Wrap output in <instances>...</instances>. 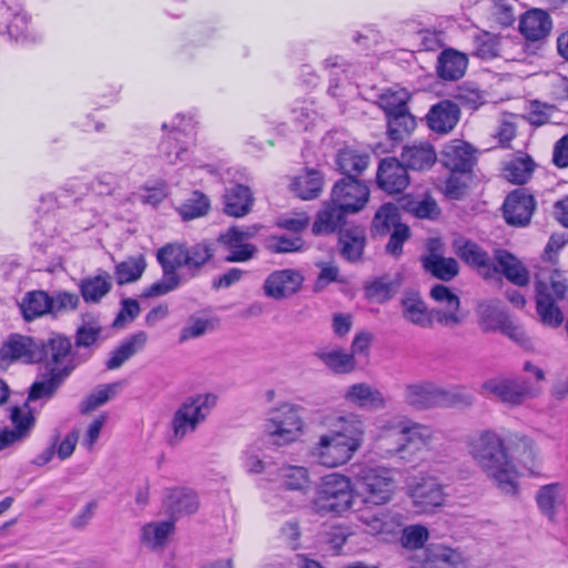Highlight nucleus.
<instances>
[{"instance_id":"f257e3e1","label":"nucleus","mask_w":568,"mask_h":568,"mask_svg":"<svg viewBox=\"0 0 568 568\" xmlns=\"http://www.w3.org/2000/svg\"><path fill=\"white\" fill-rule=\"evenodd\" d=\"M214 252L213 245L205 241L193 245L181 242L163 245L156 252V261L162 268V278L146 287L142 297L166 295L197 277L203 267L213 258Z\"/></svg>"},{"instance_id":"f03ea898","label":"nucleus","mask_w":568,"mask_h":568,"mask_svg":"<svg viewBox=\"0 0 568 568\" xmlns=\"http://www.w3.org/2000/svg\"><path fill=\"white\" fill-rule=\"evenodd\" d=\"M509 434L511 432L504 428L481 429L468 438L466 448L478 468L503 494L517 496L518 470L509 455Z\"/></svg>"},{"instance_id":"7ed1b4c3","label":"nucleus","mask_w":568,"mask_h":568,"mask_svg":"<svg viewBox=\"0 0 568 568\" xmlns=\"http://www.w3.org/2000/svg\"><path fill=\"white\" fill-rule=\"evenodd\" d=\"M217 397L214 394H197L187 397L174 412L168 437L171 446L179 445L189 434L194 433L205 422L215 407Z\"/></svg>"},{"instance_id":"20e7f679","label":"nucleus","mask_w":568,"mask_h":568,"mask_svg":"<svg viewBox=\"0 0 568 568\" xmlns=\"http://www.w3.org/2000/svg\"><path fill=\"white\" fill-rule=\"evenodd\" d=\"M313 505L322 516L328 514L341 515L348 510L353 505L351 479L337 473L323 477Z\"/></svg>"},{"instance_id":"39448f33","label":"nucleus","mask_w":568,"mask_h":568,"mask_svg":"<svg viewBox=\"0 0 568 568\" xmlns=\"http://www.w3.org/2000/svg\"><path fill=\"white\" fill-rule=\"evenodd\" d=\"M39 353L40 363H43L45 371L64 374V377H69L84 361L73 349L71 339L59 333H52L47 339L39 341Z\"/></svg>"},{"instance_id":"423d86ee","label":"nucleus","mask_w":568,"mask_h":568,"mask_svg":"<svg viewBox=\"0 0 568 568\" xmlns=\"http://www.w3.org/2000/svg\"><path fill=\"white\" fill-rule=\"evenodd\" d=\"M484 394L494 396L508 407L523 405L527 399L538 396L539 390L520 377H494L481 384Z\"/></svg>"},{"instance_id":"0eeeda50","label":"nucleus","mask_w":568,"mask_h":568,"mask_svg":"<svg viewBox=\"0 0 568 568\" xmlns=\"http://www.w3.org/2000/svg\"><path fill=\"white\" fill-rule=\"evenodd\" d=\"M403 318L422 328H432L434 321L438 324L453 327L459 325V320L453 313H440L436 308L429 310L417 292H406L400 300Z\"/></svg>"},{"instance_id":"6e6552de","label":"nucleus","mask_w":568,"mask_h":568,"mask_svg":"<svg viewBox=\"0 0 568 568\" xmlns=\"http://www.w3.org/2000/svg\"><path fill=\"white\" fill-rule=\"evenodd\" d=\"M364 500L374 505L390 501L395 490L393 471L385 467H364L356 475Z\"/></svg>"},{"instance_id":"1a4fd4ad","label":"nucleus","mask_w":568,"mask_h":568,"mask_svg":"<svg viewBox=\"0 0 568 568\" xmlns=\"http://www.w3.org/2000/svg\"><path fill=\"white\" fill-rule=\"evenodd\" d=\"M566 283L550 277L549 282L536 281V310L542 324L558 327L564 322V315L557 302L565 297Z\"/></svg>"},{"instance_id":"9d476101","label":"nucleus","mask_w":568,"mask_h":568,"mask_svg":"<svg viewBox=\"0 0 568 568\" xmlns=\"http://www.w3.org/2000/svg\"><path fill=\"white\" fill-rule=\"evenodd\" d=\"M407 428L404 418H393L378 428L375 439V452L382 458H398L405 463L414 464L417 458L406 453L404 433Z\"/></svg>"},{"instance_id":"9b49d317","label":"nucleus","mask_w":568,"mask_h":568,"mask_svg":"<svg viewBox=\"0 0 568 568\" xmlns=\"http://www.w3.org/2000/svg\"><path fill=\"white\" fill-rule=\"evenodd\" d=\"M410 568H468L460 552L444 545H429L407 556Z\"/></svg>"},{"instance_id":"f8f14e48","label":"nucleus","mask_w":568,"mask_h":568,"mask_svg":"<svg viewBox=\"0 0 568 568\" xmlns=\"http://www.w3.org/2000/svg\"><path fill=\"white\" fill-rule=\"evenodd\" d=\"M331 199L344 211L355 214L366 206L369 200V189L359 179L341 178L332 187Z\"/></svg>"},{"instance_id":"ddd939ff","label":"nucleus","mask_w":568,"mask_h":568,"mask_svg":"<svg viewBox=\"0 0 568 568\" xmlns=\"http://www.w3.org/2000/svg\"><path fill=\"white\" fill-rule=\"evenodd\" d=\"M355 453V449L328 432L321 435L317 443L311 448V455L314 460L328 468L345 465L353 458Z\"/></svg>"},{"instance_id":"4468645a","label":"nucleus","mask_w":568,"mask_h":568,"mask_svg":"<svg viewBox=\"0 0 568 568\" xmlns=\"http://www.w3.org/2000/svg\"><path fill=\"white\" fill-rule=\"evenodd\" d=\"M303 425L298 408L291 404H284L273 413L267 422L266 430L275 438V443H280V440L290 443L295 440L302 432Z\"/></svg>"},{"instance_id":"2eb2a0df","label":"nucleus","mask_w":568,"mask_h":568,"mask_svg":"<svg viewBox=\"0 0 568 568\" xmlns=\"http://www.w3.org/2000/svg\"><path fill=\"white\" fill-rule=\"evenodd\" d=\"M39 354V341L18 333L10 334L0 347V359L8 364L14 362L40 363Z\"/></svg>"},{"instance_id":"dca6fc26","label":"nucleus","mask_w":568,"mask_h":568,"mask_svg":"<svg viewBox=\"0 0 568 568\" xmlns=\"http://www.w3.org/2000/svg\"><path fill=\"white\" fill-rule=\"evenodd\" d=\"M407 494L417 513L432 511L444 503L443 487L434 477L413 479L407 485Z\"/></svg>"},{"instance_id":"f3484780","label":"nucleus","mask_w":568,"mask_h":568,"mask_svg":"<svg viewBox=\"0 0 568 568\" xmlns=\"http://www.w3.org/2000/svg\"><path fill=\"white\" fill-rule=\"evenodd\" d=\"M304 282L302 273L294 268H283L272 272L264 281L265 296L281 301L296 294Z\"/></svg>"},{"instance_id":"a211bd4d","label":"nucleus","mask_w":568,"mask_h":568,"mask_svg":"<svg viewBox=\"0 0 568 568\" xmlns=\"http://www.w3.org/2000/svg\"><path fill=\"white\" fill-rule=\"evenodd\" d=\"M329 430L334 437L342 439L356 452L363 446L366 434L365 420L361 415L348 413L336 416L328 422Z\"/></svg>"},{"instance_id":"6ab92c4d","label":"nucleus","mask_w":568,"mask_h":568,"mask_svg":"<svg viewBox=\"0 0 568 568\" xmlns=\"http://www.w3.org/2000/svg\"><path fill=\"white\" fill-rule=\"evenodd\" d=\"M508 442L509 455L513 454V460L516 459L530 476H539L542 460L536 443L530 437L519 433L509 434Z\"/></svg>"},{"instance_id":"aec40b11","label":"nucleus","mask_w":568,"mask_h":568,"mask_svg":"<svg viewBox=\"0 0 568 568\" xmlns=\"http://www.w3.org/2000/svg\"><path fill=\"white\" fill-rule=\"evenodd\" d=\"M476 149L462 140L446 144L440 154L442 164L453 173L469 174L477 163Z\"/></svg>"},{"instance_id":"412c9836","label":"nucleus","mask_w":568,"mask_h":568,"mask_svg":"<svg viewBox=\"0 0 568 568\" xmlns=\"http://www.w3.org/2000/svg\"><path fill=\"white\" fill-rule=\"evenodd\" d=\"M408 168L396 158H385L379 162L376 182L388 194L402 193L409 184Z\"/></svg>"},{"instance_id":"4be33fe9","label":"nucleus","mask_w":568,"mask_h":568,"mask_svg":"<svg viewBox=\"0 0 568 568\" xmlns=\"http://www.w3.org/2000/svg\"><path fill=\"white\" fill-rule=\"evenodd\" d=\"M539 513L551 524L558 521L559 513L567 506V489L561 483L540 486L535 494Z\"/></svg>"},{"instance_id":"5701e85b","label":"nucleus","mask_w":568,"mask_h":568,"mask_svg":"<svg viewBox=\"0 0 568 568\" xmlns=\"http://www.w3.org/2000/svg\"><path fill=\"white\" fill-rule=\"evenodd\" d=\"M535 207L536 202L531 194L515 190L504 202V217L509 225L525 226L530 222Z\"/></svg>"},{"instance_id":"b1692460","label":"nucleus","mask_w":568,"mask_h":568,"mask_svg":"<svg viewBox=\"0 0 568 568\" xmlns=\"http://www.w3.org/2000/svg\"><path fill=\"white\" fill-rule=\"evenodd\" d=\"M454 253L467 265L475 268L485 277L491 276L493 263L488 253L477 243L465 237H458L453 242Z\"/></svg>"},{"instance_id":"393cba45","label":"nucleus","mask_w":568,"mask_h":568,"mask_svg":"<svg viewBox=\"0 0 568 568\" xmlns=\"http://www.w3.org/2000/svg\"><path fill=\"white\" fill-rule=\"evenodd\" d=\"M459 118V106L450 100H442L430 106L425 116V121L433 132L447 134L454 130Z\"/></svg>"},{"instance_id":"a878e982","label":"nucleus","mask_w":568,"mask_h":568,"mask_svg":"<svg viewBox=\"0 0 568 568\" xmlns=\"http://www.w3.org/2000/svg\"><path fill=\"white\" fill-rule=\"evenodd\" d=\"M442 387L430 381L407 384L404 388L405 403L417 409L439 406Z\"/></svg>"},{"instance_id":"bb28decb","label":"nucleus","mask_w":568,"mask_h":568,"mask_svg":"<svg viewBox=\"0 0 568 568\" xmlns=\"http://www.w3.org/2000/svg\"><path fill=\"white\" fill-rule=\"evenodd\" d=\"M344 399L362 409L381 410L387 406L383 393L367 383L351 385L344 394Z\"/></svg>"},{"instance_id":"cd10ccee","label":"nucleus","mask_w":568,"mask_h":568,"mask_svg":"<svg viewBox=\"0 0 568 568\" xmlns=\"http://www.w3.org/2000/svg\"><path fill=\"white\" fill-rule=\"evenodd\" d=\"M254 195L251 189L243 184H234L225 189L223 195L224 213L232 217L246 216L253 209Z\"/></svg>"},{"instance_id":"c85d7f7f","label":"nucleus","mask_w":568,"mask_h":568,"mask_svg":"<svg viewBox=\"0 0 568 568\" xmlns=\"http://www.w3.org/2000/svg\"><path fill=\"white\" fill-rule=\"evenodd\" d=\"M369 162L371 155L367 152L348 145L339 149L335 155L336 169L343 178L358 179Z\"/></svg>"},{"instance_id":"c756f323","label":"nucleus","mask_w":568,"mask_h":568,"mask_svg":"<svg viewBox=\"0 0 568 568\" xmlns=\"http://www.w3.org/2000/svg\"><path fill=\"white\" fill-rule=\"evenodd\" d=\"M496 264H493L491 275L501 273L509 282L517 286L529 283V272L525 265L511 253L498 250L495 253Z\"/></svg>"},{"instance_id":"7c9ffc66","label":"nucleus","mask_w":568,"mask_h":568,"mask_svg":"<svg viewBox=\"0 0 568 568\" xmlns=\"http://www.w3.org/2000/svg\"><path fill=\"white\" fill-rule=\"evenodd\" d=\"M552 21L549 14L541 9L526 11L519 21V31L528 41H539L549 36Z\"/></svg>"},{"instance_id":"2f4dec72","label":"nucleus","mask_w":568,"mask_h":568,"mask_svg":"<svg viewBox=\"0 0 568 568\" xmlns=\"http://www.w3.org/2000/svg\"><path fill=\"white\" fill-rule=\"evenodd\" d=\"M163 507L174 521L182 516L194 514L199 508L195 493L185 488H173L166 491Z\"/></svg>"},{"instance_id":"473e14b6","label":"nucleus","mask_w":568,"mask_h":568,"mask_svg":"<svg viewBox=\"0 0 568 568\" xmlns=\"http://www.w3.org/2000/svg\"><path fill=\"white\" fill-rule=\"evenodd\" d=\"M366 245L365 232L359 226L344 227L338 232V250L341 256L349 262L362 260Z\"/></svg>"},{"instance_id":"72a5a7b5","label":"nucleus","mask_w":568,"mask_h":568,"mask_svg":"<svg viewBox=\"0 0 568 568\" xmlns=\"http://www.w3.org/2000/svg\"><path fill=\"white\" fill-rule=\"evenodd\" d=\"M146 342L148 334L143 331H139L128 336L110 353V357L105 362V367L109 371L120 368L125 362L141 352L145 347Z\"/></svg>"},{"instance_id":"f704fd0d","label":"nucleus","mask_w":568,"mask_h":568,"mask_svg":"<svg viewBox=\"0 0 568 568\" xmlns=\"http://www.w3.org/2000/svg\"><path fill=\"white\" fill-rule=\"evenodd\" d=\"M402 284V273H395L394 275L383 274L365 283V296L377 303H385L398 292Z\"/></svg>"},{"instance_id":"c9c22d12","label":"nucleus","mask_w":568,"mask_h":568,"mask_svg":"<svg viewBox=\"0 0 568 568\" xmlns=\"http://www.w3.org/2000/svg\"><path fill=\"white\" fill-rule=\"evenodd\" d=\"M348 212L344 211L341 205L334 204L332 199L325 202L323 209L317 213L316 220L313 224L312 232L315 235L331 234L337 230H342L346 223V215Z\"/></svg>"},{"instance_id":"e433bc0d","label":"nucleus","mask_w":568,"mask_h":568,"mask_svg":"<svg viewBox=\"0 0 568 568\" xmlns=\"http://www.w3.org/2000/svg\"><path fill=\"white\" fill-rule=\"evenodd\" d=\"M400 158L409 170L424 171L435 164L437 154L430 143L418 142L404 146Z\"/></svg>"},{"instance_id":"4c0bfd02","label":"nucleus","mask_w":568,"mask_h":568,"mask_svg":"<svg viewBox=\"0 0 568 568\" xmlns=\"http://www.w3.org/2000/svg\"><path fill=\"white\" fill-rule=\"evenodd\" d=\"M112 276L106 271H99L94 276L81 280L80 293L85 303H99L112 290Z\"/></svg>"},{"instance_id":"58836bf2","label":"nucleus","mask_w":568,"mask_h":568,"mask_svg":"<svg viewBox=\"0 0 568 568\" xmlns=\"http://www.w3.org/2000/svg\"><path fill=\"white\" fill-rule=\"evenodd\" d=\"M467 64L468 60L465 54L447 49L437 59V74L444 80L455 81L465 74Z\"/></svg>"},{"instance_id":"ea45409f","label":"nucleus","mask_w":568,"mask_h":568,"mask_svg":"<svg viewBox=\"0 0 568 568\" xmlns=\"http://www.w3.org/2000/svg\"><path fill=\"white\" fill-rule=\"evenodd\" d=\"M23 318L28 322L52 312V296L38 290L28 292L20 303Z\"/></svg>"},{"instance_id":"a19ab883","label":"nucleus","mask_w":568,"mask_h":568,"mask_svg":"<svg viewBox=\"0 0 568 568\" xmlns=\"http://www.w3.org/2000/svg\"><path fill=\"white\" fill-rule=\"evenodd\" d=\"M67 378L68 377H64V374L59 375L53 372L45 371V373L30 386L27 402L31 403L40 399L47 402L51 399Z\"/></svg>"},{"instance_id":"79ce46f5","label":"nucleus","mask_w":568,"mask_h":568,"mask_svg":"<svg viewBox=\"0 0 568 568\" xmlns=\"http://www.w3.org/2000/svg\"><path fill=\"white\" fill-rule=\"evenodd\" d=\"M404 425L407 428L404 433L406 453L414 457V453L428 446L434 437V430L423 424L404 418Z\"/></svg>"},{"instance_id":"37998d69","label":"nucleus","mask_w":568,"mask_h":568,"mask_svg":"<svg viewBox=\"0 0 568 568\" xmlns=\"http://www.w3.org/2000/svg\"><path fill=\"white\" fill-rule=\"evenodd\" d=\"M323 175L315 170H307L291 183V190L297 197L310 201L320 196L323 191Z\"/></svg>"},{"instance_id":"c03bdc74","label":"nucleus","mask_w":568,"mask_h":568,"mask_svg":"<svg viewBox=\"0 0 568 568\" xmlns=\"http://www.w3.org/2000/svg\"><path fill=\"white\" fill-rule=\"evenodd\" d=\"M423 267L434 277L449 282L459 273L458 262L454 257H444L436 253L422 258Z\"/></svg>"},{"instance_id":"a18cd8bd","label":"nucleus","mask_w":568,"mask_h":568,"mask_svg":"<svg viewBox=\"0 0 568 568\" xmlns=\"http://www.w3.org/2000/svg\"><path fill=\"white\" fill-rule=\"evenodd\" d=\"M174 531V520L152 521L141 528V541L149 548L162 549Z\"/></svg>"},{"instance_id":"49530a36","label":"nucleus","mask_w":568,"mask_h":568,"mask_svg":"<svg viewBox=\"0 0 568 568\" xmlns=\"http://www.w3.org/2000/svg\"><path fill=\"white\" fill-rule=\"evenodd\" d=\"M314 356L336 374H348L356 367V361L353 354L346 353L338 347L318 349L314 353Z\"/></svg>"},{"instance_id":"de8ad7c7","label":"nucleus","mask_w":568,"mask_h":568,"mask_svg":"<svg viewBox=\"0 0 568 568\" xmlns=\"http://www.w3.org/2000/svg\"><path fill=\"white\" fill-rule=\"evenodd\" d=\"M397 225H405L400 222V214L398 207L393 203L383 204L372 222V232L374 235L385 236L397 227Z\"/></svg>"},{"instance_id":"09e8293b","label":"nucleus","mask_w":568,"mask_h":568,"mask_svg":"<svg viewBox=\"0 0 568 568\" xmlns=\"http://www.w3.org/2000/svg\"><path fill=\"white\" fill-rule=\"evenodd\" d=\"M387 134L392 141H403L416 128L415 116L408 109L386 116Z\"/></svg>"},{"instance_id":"8fccbe9b","label":"nucleus","mask_w":568,"mask_h":568,"mask_svg":"<svg viewBox=\"0 0 568 568\" xmlns=\"http://www.w3.org/2000/svg\"><path fill=\"white\" fill-rule=\"evenodd\" d=\"M277 476L288 490L306 493L310 489V473L303 466L284 465L278 468Z\"/></svg>"},{"instance_id":"3c124183","label":"nucleus","mask_w":568,"mask_h":568,"mask_svg":"<svg viewBox=\"0 0 568 568\" xmlns=\"http://www.w3.org/2000/svg\"><path fill=\"white\" fill-rule=\"evenodd\" d=\"M359 519L371 535L393 534L400 526L397 516L388 511L363 514Z\"/></svg>"},{"instance_id":"603ef678","label":"nucleus","mask_w":568,"mask_h":568,"mask_svg":"<svg viewBox=\"0 0 568 568\" xmlns=\"http://www.w3.org/2000/svg\"><path fill=\"white\" fill-rule=\"evenodd\" d=\"M481 327L485 332L501 331L510 316L494 302L481 303L478 306Z\"/></svg>"},{"instance_id":"864d4df0","label":"nucleus","mask_w":568,"mask_h":568,"mask_svg":"<svg viewBox=\"0 0 568 568\" xmlns=\"http://www.w3.org/2000/svg\"><path fill=\"white\" fill-rule=\"evenodd\" d=\"M410 99L409 92L403 88H389L378 95L376 104L385 112V115H390L408 109L407 103Z\"/></svg>"},{"instance_id":"5fc2aeb1","label":"nucleus","mask_w":568,"mask_h":568,"mask_svg":"<svg viewBox=\"0 0 568 568\" xmlns=\"http://www.w3.org/2000/svg\"><path fill=\"white\" fill-rule=\"evenodd\" d=\"M535 169L532 160L527 158H517L509 161L504 170V178L514 184H525L531 176Z\"/></svg>"},{"instance_id":"6e6d98bb","label":"nucleus","mask_w":568,"mask_h":568,"mask_svg":"<svg viewBox=\"0 0 568 568\" xmlns=\"http://www.w3.org/2000/svg\"><path fill=\"white\" fill-rule=\"evenodd\" d=\"M146 262L144 256L129 257L115 266V278L119 285L138 281L144 273Z\"/></svg>"},{"instance_id":"4d7b16f0","label":"nucleus","mask_w":568,"mask_h":568,"mask_svg":"<svg viewBox=\"0 0 568 568\" xmlns=\"http://www.w3.org/2000/svg\"><path fill=\"white\" fill-rule=\"evenodd\" d=\"M429 296L445 307V310L436 308L437 312L453 313L459 320V324L463 322V317L458 314L460 300L448 286L444 284L434 285L430 288Z\"/></svg>"},{"instance_id":"13d9d810","label":"nucleus","mask_w":568,"mask_h":568,"mask_svg":"<svg viewBox=\"0 0 568 568\" xmlns=\"http://www.w3.org/2000/svg\"><path fill=\"white\" fill-rule=\"evenodd\" d=\"M210 210V200L200 191H194L179 207V213L184 221L194 220L205 215Z\"/></svg>"},{"instance_id":"bf43d9fd","label":"nucleus","mask_w":568,"mask_h":568,"mask_svg":"<svg viewBox=\"0 0 568 568\" xmlns=\"http://www.w3.org/2000/svg\"><path fill=\"white\" fill-rule=\"evenodd\" d=\"M11 422L14 426V429L22 438L29 436L31 429L36 424V416L32 409L29 406V403L26 402L23 407H13L11 409L10 415Z\"/></svg>"},{"instance_id":"052dcab7","label":"nucleus","mask_w":568,"mask_h":568,"mask_svg":"<svg viewBox=\"0 0 568 568\" xmlns=\"http://www.w3.org/2000/svg\"><path fill=\"white\" fill-rule=\"evenodd\" d=\"M559 115V111L555 105L544 104L538 101H535L530 105V111L528 113V120L534 126H541L547 123L558 124L560 123L557 120Z\"/></svg>"},{"instance_id":"680f3d73","label":"nucleus","mask_w":568,"mask_h":568,"mask_svg":"<svg viewBox=\"0 0 568 568\" xmlns=\"http://www.w3.org/2000/svg\"><path fill=\"white\" fill-rule=\"evenodd\" d=\"M120 383L102 385L87 396L81 403V413L87 414L105 404L116 393Z\"/></svg>"},{"instance_id":"e2e57ef3","label":"nucleus","mask_w":568,"mask_h":568,"mask_svg":"<svg viewBox=\"0 0 568 568\" xmlns=\"http://www.w3.org/2000/svg\"><path fill=\"white\" fill-rule=\"evenodd\" d=\"M474 54L481 59H493L499 55V39L489 33L483 32L474 39Z\"/></svg>"},{"instance_id":"0e129e2a","label":"nucleus","mask_w":568,"mask_h":568,"mask_svg":"<svg viewBox=\"0 0 568 568\" xmlns=\"http://www.w3.org/2000/svg\"><path fill=\"white\" fill-rule=\"evenodd\" d=\"M29 16L26 12H17L9 21L7 29L8 34L16 41H36L37 37L32 36L29 30Z\"/></svg>"},{"instance_id":"69168bd1","label":"nucleus","mask_w":568,"mask_h":568,"mask_svg":"<svg viewBox=\"0 0 568 568\" xmlns=\"http://www.w3.org/2000/svg\"><path fill=\"white\" fill-rule=\"evenodd\" d=\"M475 403V396L462 388L446 389L442 387L439 406L470 407Z\"/></svg>"},{"instance_id":"338daca9","label":"nucleus","mask_w":568,"mask_h":568,"mask_svg":"<svg viewBox=\"0 0 568 568\" xmlns=\"http://www.w3.org/2000/svg\"><path fill=\"white\" fill-rule=\"evenodd\" d=\"M102 333V327L95 322H84L75 332L74 345L77 348L93 346Z\"/></svg>"},{"instance_id":"774afa93","label":"nucleus","mask_w":568,"mask_h":568,"mask_svg":"<svg viewBox=\"0 0 568 568\" xmlns=\"http://www.w3.org/2000/svg\"><path fill=\"white\" fill-rule=\"evenodd\" d=\"M428 538V530L420 525L408 526L403 530L402 545L416 552L418 549H424V544Z\"/></svg>"}]
</instances>
